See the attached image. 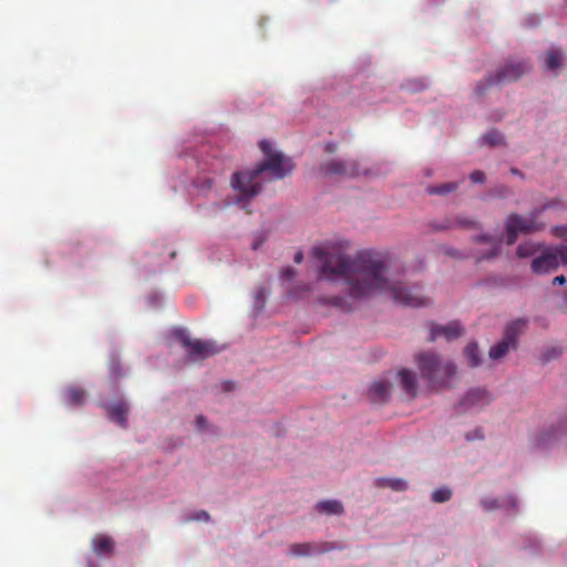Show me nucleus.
<instances>
[{
    "instance_id": "obj_1",
    "label": "nucleus",
    "mask_w": 567,
    "mask_h": 567,
    "mask_svg": "<svg viewBox=\"0 0 567 567\" xmlns=\"http://www.w3.org/2000/svg\"><path fill=\"white\" fill-rule=\"evenodd\" d=\"M312 255L321 262L319 278L342 280L352 299L365 298L374 292H389L396 303L403 306L427 305V298L419 286L394 281L390 277L389 258L383 252L362 250L351 257L339 245H323L315 247Z\"/></svg>"
},
{
    "instance_id": "obj_2",
    "label": "nucleus",
    "mask_w": 567,
    "mask_h": 567,
    "mask_svg": "<svg viewBox=\"0 0 567 567\" xmlns=\"http://www.w3.org/2000/svg\"><path fill=\"white\" fill-rule=\"evenodd\" d=\"M259 146L265 161L252 171L235 172L231 176L230 185L239 194V202L250 200L260 193L264 183L282 179L295 167L292 161L275 151L268 141H261Z\"/></svg>"
},
{
    "instance_id": "obj_3",
    "label": "nucleus",
    "mask_w": 567,
    "mask_h": 567,
    "mask_svg": "<svg viewBox=\"0 0 567 567\" xmlns=\"http://www.w3.org/2000/svg\"><path fill=\"white\" fill-rule=\"evenodd\" d=\"M416 363L421 378L433 390L449 388L451 379L456 374L455 364L435 352L417 354Z\"/></svg>"
},
{
    "instance_id": "obj_4",
    "label": "nucleus",
    "mask_w": 567,
    "mask_h": 567,
    "mask_svg": "<svg viewBox=\"0 0 567 567\" xmlns=\"http://www.w3.org/2000/svg\"><path fill=\"white\" fill-rule=\"evenodd\" d=\"M530 70V64L526 61L511 62L501 68L494 75L488 74L483 81H480L474 93L477 97L483 96L486 91L494 85H505L517 81L523 74Z\"/></svg>"
},
{
    "instance_id": "obj_5",
    "label": "nucleus",
    "mask_w": 567,
    "mask_h": 567,
    "mask_svg": "<svg viewBox=\"0 0 567 567\" xmlns=\"http://www.w3.org/2000/svg\"><path fill=\"white\" fill-rule=\"evenodd\" d=\"M545 228V224L536 220V214L528 217L518 214H509L505 219L506 244L512 246L516 243L519 234H532Z\"/></svg>"
},
{
    "instance_id": "obj_6",
    "label": "nucleus",
    "mask_w": 567,
    "mask_h": 567,
    "mask_svg": "<svg viewBox=\"0 0 567 567\" xmlns=\"http://www.w3.org/2000/svg\"><path fill=\"white\" fill-rule=\"evenodd\" d=\"M526 324L525 319L509 322L504 329L503 339L489 349V358L498 360L505 357L511 349H516L518 338L524 332Z\"/></svg>"
},
{
    "instance_id": "obj_7",
    "label": "nucleus",
    "mask_w": 567,
    "mask_h": 567,
    "mask_svg": "<svg viewBox=\"0 0 567 567\" xmlns=\"http://www.w3.org/2000/svg\"><path fill=\"white\" fill-rule=\"evenodd\" d=\"M559 264L567 265V246L559 245L547 248L532 261V270L542 275L558 268Z\"/></svg>"
},
{
    "instance_id": "obj_8",
    "label": "nucleus",
    "mask_w": 567,
    "mask_h": 567,
    "mask_svg": "<svg viewBox=\"0 0 567 567\" xmlns=\"http://www.w3.org/2000/svg\"><path fill=\"white\" fill-rule=\"evenodd\" d=\"M177 340L186 349L188 357L194 360H204L219 352V349L212 341L192 339L185 330L175 331Z\"/></svg>"
},
{
    "instance_id": "obj_9",
    "label": "nucleus",
    "mask_w": 567,
    "mask_h": 567,
    "mask_svg": "<svg viewBox=\"0 0 567 567\" xmlns=\"http://www.w3.org/2000/svg\"><path fill=\"white\" fill-rule=\"evenodd\" d=\"M319 173L324 177H357L361 174L357 161H343L340 158H332L322 163L319 167Z\"/></svg>"
},
{
    "instance_id": "obj_10",
    "label": "nucleus",
    "mask_w": 567,
    "mask_h": 567,
    "mask_svg": "<svg viewBox=\"0 0 567 567\" xmlns=\"http://www.w3.org/2000/svg\"><path fill=\"white\" fill-rule=\"evenodd\" d=\"M492 402V395L488 391L481 388L471 389L460 400L456 410L464 413L471 410L483 409Z\"/></svg>"
},
{
    "instance_id": "obj_11",
    "label": "nucleus",
    "mask_w": 567,
    "mask_h": 567,
    "mask_svg": "<svg viewBox=\"0 0 567 567\" xmlns=\"http://www.w3.org/2000/svg\"><path fill=\"white\" fill-rule=\"evenodd\" d=\"M334 548L336 546L331 543H301L292 544L289 547V553L293 556L301 557L323 554Z\"/></svg>"
},
{
    "instance_id": "obj_12",
    "label": "nucleus",
    "mask_w": 567,
    "mask_h": 567,
    "mask_svg": "<svg viewBox=\"0 0 567 567\" xmlns=\"http://www.w3.org/2000/svg\"><path fill=\"white\" fill-rule=\"evenodd\" d=\"M462 333L463 328L461 327L458 321H452L444 326L432 323L429 340L434 341L440 337H444L447 341H452L454 339L460 338Z\"/></svg>"
},
{
    "instance_id": "obj_13",
    "label": "nucleus",
    "mask_w": 567,
    "mask_h": 567,
    "mask_svg": "<svg viewBox=\"0 0 567 567\" xmlns=\"http://www.w3.org/2000/svg\"><path fill=\"white\" fill-rule=\"evenodd\" d=\"M475 243H484V244H487L489 246V250L488 252L486 254H482L480 256L476 257V260L480 262L482 260H488V259H492V258H495L496 256L499 255L501 250H502V240L501 239H496L492 236H488V235H481V236H476L474 238Z\"/></svg>"
},
{
    "instance_id": "obj_14",
    "label": "nucleus",
    "mask_w": 567,
    "mask_h": 567,
    "mask_svg": "<svg viewBox=\"0 0 567 567\" xmlns=\"http://www.w3.org/2000/svg\"><path fill=\"white\" fill-rule=\"evenodd\" d=\"M482 506L485 511H494L504 508L507 511L516 512L517 501L513 495H508L502 499L498 498H486L482 501Z\"/></svg>"
},
{
    "instance_id": "obj_15",
    "label": "nucleus",
    "mask_w": 567,
    "mask_h": 567,
    "mask_svg": "<svg viewBox=\"0 0 567 567\" xmlns=\"http://www.w3.org/2000/svg\"><path fill=\"white\" fill-rule=\"evenodd\" d=\"M398 377L400 379V384L405 393L411 398H415L417 392L415 374L408 369H402L398 372Z\"/></svg>"
},
{
    "instance_id": "obj_16",
    "label": "nucleus",
    "mask_w": 567,
    "mask_h": 567,
    "mask_svg": "<svg viewBox=\"0 0 567 567\" xmlns=\"http://www.w3.org/2000/svg\"><path fill=\"white\" fill-rule=\"evenodd\" d=\"M391 385L385 381L373 382L369 389V396L374 403H383L388 400Z\"/></svg>"
},
{
    "instance_id": "obj_17",
    "label": "nucleus",
    "mask_w": 567,
    "mask_h": 567,
    "mask_svg": "<svg viewBox=\"0 0 567 567\" xmlns=\"http://www.w3.org/2000/svg\"><path fill=\"white\" fill-rule=\"evenodd\" d=\"M127 406L123 402H118L109 409V416L112 421L116 422L121 426H126Z\"/></svg>"
},
{
    "instance_id": "obj_18",
    "label": "nucleus",
    "mask_w": 567,
    "mask_h": 567,
    "mask_svg": "<svg viewBox=\"0 0 567 567\" xmlns=\"http://www.w3.org/2000/svg\"><path fill=\"white\" fill-rule=\"evenodd\" d=\"M320 514L326 515H341L343 513V506L341 502L336 499L321 501L316 506Z\"/></svg>"
},
{
    "instance_id": "obj_19",
    "label": "nucleus",
    "mask_w": 567,
    "mask_h": 567,
    "mask_svg": "<svg viewBox=\"0 0 567 567\" xmlns=\"http://www.w3.org/2000/svg\"><path fill=\"white\" fill-rule=\"evenodd\" d=\"M564 53L560 49H551L545 55V68L555 71L563 65Z\"/></svg>"
},
{
    "instance_id": "obj_20",
    "label": "nucleus",
    "mask_w": 567,
    "mask_h": 567,
    "mask_svg": "<svg viewBox=\"0 0 567 567\" xmlns=\"http://www.w3.org/2000/svg\"><path fill=\"white\" fill-rule=\"evenodd\" d=\"M113 540L109 536H96L93 539V548L97 555H105L113 551Z\"/></svg>"
},
{
    "instance_id": "obj_21",
    "label": "nucleus",
    "mask_w": 567,
    "mask_h": 567,
    "mask_svg": "<svg viewBox=\"0 0 567 567\" xmlns=\"http://www.w3.org/2000/svg\"><path fill=\"white\" fill-rule=\"evenodd\" d=\"M375 482H377V486L389 487L395 492H403V491H406V488H408L406 481H404L402 478L380 477Z\"/></svg>"
},
{
    "instance_id": "obj_22",
    "label": "nucleus",
    "mask_w": 567,
    "mask_h": 567,
    "mask_svg": "<svg viewBox=\"0 0 567 567\" xmlns=\"http://www.w3.org/2000/svg\"><path fill=\"white\" fill-rule=\"evenodd\" d=\"M65 401L70 405H81L85 400V391L81 388L70 386L66 389Z\"/></svg>"
},
{
    "instance_id": "obj_23",
    "label": "nucleus",
    "mask_w": 567,
    "mask_h": 567,
    "mask_svg": "<svg viewBox=\"0 0 567 567\" xmlns=\"http://www.w3.org/2000/svg\"><path fill=\"white\" fill-rule=\"evenodd\" d=\"M457 188H458V183L449 182V183L441 184L439 186H429L426 188V192L431 195L445 196L450 193L455 192Z\"/></svg>"
},
{
    "instance_id": "obj_24",
    "label": "nucleus",
    "mask_w": 567,
    "mask_h": 567,
    "mask_svg": "<svg viewBox=\"0 0 567 567\" xmlns=\"http://www.w3.org/2000/svg\"><path fill=\"white\" fill-rule=\"evenodd\" d=\"M542 246L532 241H526L517 247V256L519 258H526L535 255L538 250H540Z\"/></svg>"
},
{
    "instance_id": "obj_25",
    "label": "nucleus",
    "mask_w": 567,
    "mask_h": 567,
    "mask_svg": "<svg viewBox=\"0 0 567 567\" xmlns=\"http://www.w3.org/2000/svg\"><path fill=\"white\" fill-rule=\"evenodd\" d=\"M319 301L322 305H331L342 311L350 310V306L347 300L340 296L320 298Z\"/></svg>"
},
{
    "instance_id": "obj_26",
    "label": "nucleus",
    "mask_w": 567,
    "mask_h": 567,
    "mask_svg": "<svg viewBox=\"0 0 567 567\" xmlns=\"http://www.w3.org/2000/svg\"><path fill=\"white\" fill-rule=\"evenodd\" d=\"M464 354L468 361V365L474 368L480 364L478 347L476 343H470L464 350Z\"/></svg>"
},
{
    "instance_id": "obj_27",
    "label": "nucleus",
    "mask_w": 567,
    "mask_h": 567,
    "mask_svg": "<svg viewBox=\"0 0 567 567\" xmlns=\"http://www.w3.org/2000/svg\"><path fill=\"white\" fill-rule=\"evenodd\" d=\"M451 497L452 491L446 486L436 488L435 491H433L431 496L434 503H444L447 502Z\"/></svg>"
},
{
    "instance_id": "obj_28",
    "label": "nucleus",
    "mask_w": 567,
    "mask_h": 567,
    "mask_svg": "<svg viewBox=\"0 0 567 567\" xmlns=\"http://www.w3.org/2000/svg\"><path fill=\"white\" fill-rule=\"evenodd\" d=\"M482 140L485 144L495 146L503 143V135L497 131H491Z\"/></svg>"
},
{
    "instance_id": "obj_29",
    "label": "nucleus",
    "mask_w": 567,
    "mask_h": 567,
    "mask_svg": "<svg viewBox=\"0 0 567 567\" xmlns=\"http://www.w3.org/2000/svg\"><path fill=\"white\" fill-rule=\"evenodd\" d=\"M454 225L457 226V227H461V228H465V229H477V228H480V223L478 221H476L474 219H471V218H466V217L456 218Z\"/></svg>"
},
{
    "instance_id": "obj_30",
    "label": "nucleus",
    "mask_w": 567,
    "mask_h": 567,
    "mask_svg": "<svg viewBox=\"0 0 567 567\" xmlns=\"http://www.w3.org/2000/svg\"><path fill=\"white\" fill-rule=\"evenodd\" d=\"M551 233L554 236L567 239V226L553 227Z\"/></svg>"
},
{
    "instance_id": "obj_31",
    "label": "nucleus",
    "mask_w": 567,
    "mask_h": 567,
    "mask_svg": "<svg viewBox=\"0 0 567 567\" xmlns=\"http://www.w3.org/2000/svg\"><path fill=\"white\" fill-rule=\"evenodd\" d=\"M470 178L473 183H483L485 181V174L482 171H474L471 173Z\"/></svg>"
},
{
    "instance_id": "obj_32",
    "label": "nucleus",
    "mask_w": 567,
    "mask_h": 567,
    "mask_svg": "<svg viewBox=\"0 0 567 567\" xmlns=\"http://www.w3.org/2000/svg\"><path fill=\"white\" fill-rule=\"evenodd\" d=\"M296 276V271L291 267L284 268L280 272V277L286 280H290Z\"/></svg>"
},
{
    "instance_id": "obj_33",
    "label": "nucleus",
    "mask_w": 567,
    "mask_h": 567,
    "mask_svg": "<svg viewBox=\"0 0 567 567\" xmlns=\"http://www.w3.org/2000/svg\"><path fill=\"white\" fill-rule=\"evenodd\" d=\"M198 186L203 190H209L214 186V181L212 178H204L203 181L199 182Z\"/></svg>"
},
{
    "instance_id": "obj_34",
    "label": "nucleus",
    "mask_w": 567,
    "mask_h": 567,
    "mask_svg": "<svg viewBox=\"0 0 567 567\" xmlns=\"http://www.w3.org/2000/svg\"><path fill=\"white\" fill-rule=\"evenodd\" d=\"M566 282V277L564 275L556 276L553 279V285H564Z\"/></svg>"
},
{
    "instance_id": "obj_35",
    "label": "nucleus",
    "mask_w": 567,
    "mask_h": 567,
    "mask_svg": "<svg viewBox=\"0 0 567 567\" xmlns=\"http://www.w3.org/2000/svg\"><path fill=\"white\" fill-rule=\"evenodd\" d=\"M302 260H303V254H302V251H300V250H299V251H297V252L295 254V256H293V261H295L296 264H301V262H302Z\"/></svg>"
},
{
    "instance_id": "obj_36",
    "label": "nucleus",
    "mask_w": 567,
    "mask_h": 567,
    "mask_svg": "<svg viewBox=\"0 0 567 567\" xmlns=\"http://www.w3.org/2000/svg\"><path fill=\"white\" fill-rule=\"evenodd\" d=\"M196 519H203V520H207L209 518V515L207 512L205 511H202L200 513H198L195 517Z\"/></svg>"
},
{
    "instance_id": "obj_37",
    "label": "nucleus",
    "mask_w": 567,
    "mask_h": 567,
    "mask_svg": "<svg viewBox=\"0 0 567 567\" xmlns=\"http://www.w3.org/2000/svg\"><path fill=\"white\" fill-rule=\"evenodd\" d=\"M205 422H206V420L203 415L197 416L196 423L199 429H203L205 426Z\"/></svg>"
},
{
    "instance_id": "obj_38",
    "label": "nucleus",
    "mask_w": 567,
    "mask_h": 567,
    "mask_svg": "<svg viewBox=\"0 0 567 567\" xmlns=\"http://www.w3.org/2000/svg\"><path fill=\"white\" fill-rule=\"evenodd\" d=\"M326 152L333 153L337 150V145L333 143H328L324 147Z\"/></svg>"
},
{
    "instance_id": "obj_39",
    "label": "nucleus",
    "mask_w": 567,
    "mask_h": 567,
    "mask_svg": "<svg viewBox=\"0 0 567 567\" xmlns=\"http://www.w3.org/2000/svg\"><path fill=\"white\" fill-rule=\"evenodd\" d=\"M451 227H452V225H451V224H444V225H437V226H435V229H437V230H444V229H449V228H451Z\"/></svg>"
},
{
    "instance_id": "obj_40",
    "label": "nucleus",
    "mask_w": 567,
    "mask_h": 567,
    "mask_svg": "<svg viewBox=\"0 0 567 567\" xmlns=\"http://www.w3.org/2000/svg\"><path fill=\"white\" fill-rule=\"evenodd\" d=\"M446 255L453 256V257H458L460 252L455 249H450V250H446Z\"/></svg>"
},
{
    "instance_id": "obj_41",
    "label": "nucleus",
    "mask_w": 567,
    "mask_h": 567,
    "mask_svg": "<svg viewBox=\"0 0 567 567\" xmlns=\"http://www.w3.org/2000/svg\"><path fill=\"white\" fill-rule=\"evenodd\" d=\"M261 243H262V240L255 241V243L251 245V248H252L254 250H257V249H258V247L261 245Z\"/></svg>"
},
{
    "instance_id": "obj_42",
    "label": "nucleus",
    "mask_w": 567,
    "mask_h": 567,
    "mask_svg": "<svg viewBox=\"0 0 567 567\" xmlns=\"http://www.w3.org/2000/svg\"><path fill=\"white\" fill-rule=\"evenodd\" d=\"M511 172L514 174V175H520V172L517 169V168H512Z\"/></svg>"
},
{
    "instance_id": "obj_43",
    "label": "nucleus",
    "mask_w": 567,
    "mask_h": 567,
    "mask_svg": "<svg viewBox=\"0 0 567 567\" xmlns=\"http://www.w3.org/2000/svg\"><path fill=\"white\" fill-rule=\"evenodd\" d=\"M230 385H231V383H230V382H226V383H225V388H226V390H229V389H230Z\"/></svg>"
},
{
    "instance_id": "obj_44",
    "label": "nucleus",
    "mask_w": 567,
    "mask_h": 567,
    "mask_svg": "<svg viewBox=\"0 0 567 567\" xmlns=\"http://www.w3.org/2000/svg\"><path fill=\"white\" fill-rule=\"evenodd\" d=\"M565 300L567 301V293L565 295Z\"/></svg>"
}]
</instances>
